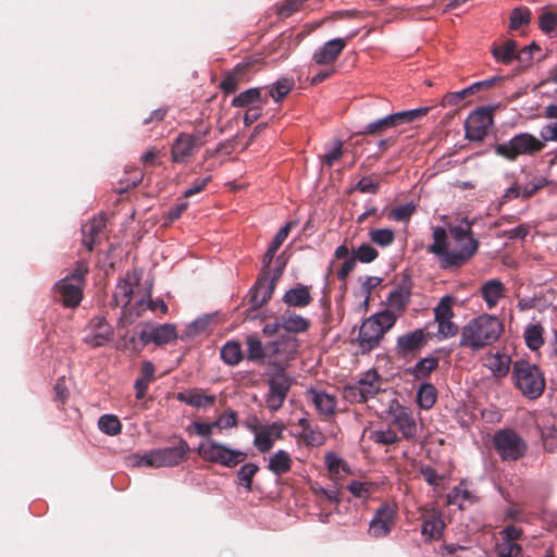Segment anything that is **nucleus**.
Instances as JSON below:
<instances>
[{
  "mask_svg": "<svg viewBox=\"0 0 557 557\" xmlns=\"http://www.w3.org/2000/svg\"><path fill=\"white\" fill-rule=\"evenodd\" d=\"M497 557H520L522 548L519 544L502 540L495 547Z\"/></svg>",
  "mask_w": 557,
  "mask_h": 557,
  "instance_id": "nucleus-56",
  "label": "nucleus"
},
{
  "mask_svg": "<svg viewBox=\"0 0 557 557\" xmlns=\"http://www.w3.org/2000/svg\"><path fill=\"white\" fill-rule=\"evenodd\" d=\"M414 212L416 205L412 202H408L404 206L393 208L388 212L387 218L393 221L404 222L408 221Z\"/></svg>",
  "mask_w": 557,
  "mask_h": 557,
  "instance_id": "nucleus-54",
  "label": "nucleus"
},
{
  "mask_svg": "<svg viewBox=\"0 0 557 557\" xmlns=\"http://www.w3.org/2000/svg\"><path fill=\"white\" fill-rule=\"evenodd\" d=\"M177 338L176 329L172 324H163L153 327V343L164 345Z\"/></svg>",
  "mask_w": 557,
  "mask_h": 557,
  "instance_id": "nucleus-45",
  "label": "nucleus"
},
{
  "mask_svg": "<svg viewBox=\"0 0 557 557\" xmlns=\"http://www.w3.org/2000/svg\"><path fill=\"white\" fill-rule=\"evenodd\" d=\"M355 189L362 194H376L379 191V183L374 182L371 176H363L356 184Z\"/></svg>",
  "mask_w": 557,
  "mask_h": 557,
  "instance_id": "nucleus-64",
  "label": "nucleus"
},
{
  "mask_svg": "<svg viewBox=\"0 0 557 557\" xmlns=\"http://www.w3.org/2000/svg\"><path fill=\"white\" fill-rule=\"evenodd\" d=\"M306 397L321 416L329 418L335 414L337 400L334 395L311 387L306 392Z\"/></svg>",
  "mask_w": 557,
  "mask_h": 557,
  "instance_id": "nucleus-20",
  "label": "nucleus"
},
{
  "mask_svg": "<svg viewBox=\"0 0 557 557\" xmlns=\"http://www.w3.org/2000/svg\"><path fill=\"white\" fill-rule=\"evenodd\" d=\"M176 399L196 408L210 407L215 403L214 395H205L200 389L181 392L176 395Z\"/></svg>",
  "mask_w": 557,
  "mask_h": 557,
  "instance_id": "nucleus-30",
  "label": "nucleus"
},
{
  "mask_svg": "<svg viewBox=\"0 0 557 557\" xmlns=\"http://www.w3.org/2000/svg\"><path fill=\"white\" fill-rule=\"evenodd\" d=\"M282 300L287 307L305 308L313 300L311 296V287L304 284H297L295 287L285 292Z\"/></svg>",
  "mask_w": 557,
  "mask_h": 557,
  "instance_id": "nucleus-25",
  "label": "nucleus"
},
{
  "mask_svg": "<svg viewBox=\"0 0 557 557\" xmlns=\"http://www.w3.org/2000/svg\"><path fill=\"white\" fill-rule=\"evenodd\" d=\"M547 184L546 178L533 176L532 180L524 184L520 185L522 190V198L528 199L536 194L540 189H542Z\"/></svg>",
  "mask_w": 557,
  "mask_h": 557,
  "instance_id": "nucleus-59",
  "label": "nucleus"
},
{
  "mask_svg": "<svg viewBox=\"0 0 557 557\" xmlns=\"http://www.w3.org/2000/svg\"><path fill=\"white\" fill-rule=\"evenodd\" d=\"M350 256L356 258V262L370 263L379 257V251L370 244H362Z\"/></svg>",
  "mask_w": 557,
  "mask_h": 557,
  "instance_id": "nucleus-53",
  "label": "nucleus"
},
{
  "mask_svg": "<svg viewBox=\"0 0 557 557\" xmlns=\"http://www.w3.org/2000/svg\"><path fill=\"white\" fill-rule=\"evenodd\" d=\"M466 223V226H449L451 243L447 242V231L444 227L433 228L434 242L426 251L437 257L443 270L461 268L471 260L479 249V240L473 235L472 223L467 220Z\"/></svg>",
  "mask_w": 557,
  "mask_h": 557,
  "instance_id": "nucleus-1",
  "label": "nucleus"
},
{
  "mask_svg": "<svg viewBox=\"0 0 557 557\" xmlns=\"http://www.w3.org/2000/svg\"><path fill=\"white\" fill-rule=\"evenodd\" d=\"M133 294V285L128 278H122L116 284L113 293L112 302L115 307H122L123 314H126L127 307L131 302Z\"/></svg>",
  "mask_w": 557,
  "mask_h": 557,
  "instance_id": "nucleus-33",
  "label": "nucleus"
},
{
  "mask_svg": "<svg viewBox=\"0 0 557 557\" xmlns=\"http://www.w3.org/2000/svg\"><path fill=\"white\" fill-rule=\"evenodd\" d=\"M370 438L374 443L382 444V445H393V444L399 442V436L392 429L375 430V431L371 432Z\"/></svg>",
  "mask_w": 557,
  "mask_h": 557,
  "instance_id": "nucleus-55",
  "label": "nucleus"
},
{
  "mask_svg": "<svg viewBox=\"0 0 557 557\" xmlns=\"http://www.w3.org/2000/svg\"><path fill=\"white\" fill-rule=\"evenodd\" d=\"M478 500L476 496L472 491L467 487L465 481H461L458 486H455L448 495V502L451 505H458L460 509L465 508V505H472Z\"/></svg>",
  "mask_w": 557,
  "mask_h": 557,
  "instance_id": "nucleus-34",
  "label": "nucleus"
},
{
  "mask_svg": "<svg viewBox=\"0 0 557 557\" xmlns=\"http://www.w3.org/2000/svg\"><path fill=\"white\" fill-rule=\"evenodd\" d=\"M382 388V379L375 371H368L356 384L344 389V397L351 403H366L373 398Z\"/></svg>",
  "mask_w": 557,
  "mask_h": 557,
  "instance_id": "nucleus-11",
  "label": "nucleus"
},
{
  "mask_svg": "<svg viewBox=\"0 0 557 557\" xmlns=\"http://www.w3.org/2000/svg\"><path fill=\"white\" fill-rule=\"evenodd\" d=\"M258 471L259 466L253 462L243 465L236 474L237 484L242 485L247 492H251L252 480Z\"/></svg>",
  "mask_w": 557,
  "mask_h": 557,
  "instance_id": "nucleus-43",
  "label": "nucleus"
},
{
  "mask_svg": "<svg viewBox=\"0 0 557 557\" xmlns=\"http://www.w3.org/2000/svg\"><path fill=\"white\" fill-rule=\"evenodd\" d=\"M531 21V11L528 8H515L510 13V29H519L529 25Z\"/></svg>",
  "mask_w": 557,
  "mask_h": 557,
  "instance_id": "nucleus-52",
  "label": "nucleus"
},
{
  "mask_svg": "<svg viewBox=\"0 0 557 557\" xmlns=\"http://www.w3.org/2000/svg\"><path fill=\"white\" fill-rule=\"evenodd\" d=\"M411 289V277L409 275H404L397 284L396 288H394L387 297L389 306L399 311L405 310L410 300Z\"/></svg>",
  "mask_w": 557,
  "mask_h": 557,
  "instance_id": "nucleus-23",
  "label": "nucleus"
},
{
  "mask_svg": "<svg viewBox=\"0 0 557 557\" xmlns=\"http://www.w3.org/2000/svg\"><path fill=\"white\" fill-rule=\"evenodd\" d=\"M257 61H248L237 64L221 81L219 87L224 94H234L242 83L248 82L255 73L253 66Z\"/></svg>",
  "mask_w": 557,
  "mask_h": 557,
  "instance_id": "nucleus-17",
  "label": "nucleus"
},
{
  "mask_svg": "<svg viewBox=\"0 0 557 557\" xmlns=\"http://www.w3.org/2000/svg\"><path fill=\"white\" fill-rule=\"evenodd\" d=\"M89 272L88 262L86 260H78L75 263L74 269L62 280H67V282H73L75 284H79L81 286H85L86 275Z\"/></svg>",
  "mask_w": 557,
  "mask_h": 557,
  "instance_id": "nucleus-51",
  "label": "nucleus"
},
{
  "mask_svg": "<svg viewBox=\"0 0 557 557\" xmlns=\"http://www.w3.org/2000/svg\"><path fill=\"white\" fill-rule=\"evenodd\" d=\"M392 424L403 434V437L411 441L417 436V423L407 408L398 407L393 411Z\"/></svg>",
  "mask_w": 557,
  "mask_h": 557,
  "instance_id": "nucleus-24",
  "label": "nucleus"
},
{
  "mask_svg": "<svg viewBox=\"0 0 557 557\" xmlns=\"http://www.w3.org/2000/svg\"><path fill=\"white\" fill-rule=\"evenodd\" d=\"M343 153V143L341 140H336L332 149L322 156V161L324 164L331 168L337 160L342 158Z\"/></svg>",
  "mask_w": 557,
  "mask_h": 557,
  "instance_id": "nucleus-61",
  "label": "nucleus"
},
{
  "mask_svg": "<svg viewBox=\"0 0 557 557\" xmlns=\"http://www.w3.org/2000/svg\"><path fill=\"white\" fill-rule=\"evenodd\" d=\"M503 331L504 325L498 318L481 314L470 320L461 329L459 345L478 351L494 344L500 337Z\"/></svg>",
  "mask_w": 557,
  "mask_h": 557,
  "instance_id": "nucleus-2",
  "label": "nucleus"
},
{
  "mask_svg": "<svg viewBox=\"0 0 557 557\" xmlns=\"http://www.w3.org/2000/svg\"><path fill=\"white\" fill-rule=\"evenodd\" d=\"M372 243L380 247H388L395 240V232L391 228H375L369 232Z\"/></svg>",
  "mask_w": 557,
  "mask_h": 557,
  "instance_id": "nucleus-48",
  "label": "nucleus"
},
{
  "mask_svg": "<svg viewBox=\"0 0 557 557\" xmlns=\"http://www.w3.org/2000/svg\"><path fill=\"white\" fill-rule=\"evenodd\" d=\"M428 344V334L422 329L405 333L397 338L396 351L401 357L416 355Z\"/></svg>",
  "mask_w": 557,
  "mask_h": 557,
  "instance_id": "nucleus-19",
  "label": "nucleus"
},
{
  "mask_svg": "<svg viewBox=\"0 0 557 557\" xmlns=\"http://www.w3.org/2000/svg\"><path fill=\"white\" fill-rule=\"evenodd\" d=\"M543 446L547 451H554L557 448V429L547 421L540 425Z\"/></svg>",
  "mask_w": 557,
  "mask_h": 557,
  "instance_id": "nucleus-47",
  "label": "nucleus"
},
{
  "mask_svg": "<svg viewBox=\"0 0 557 557\" xmlns=\"http://www.w3.org/2000/svg\"><path fill=\"white\" fill-rule=\"evenodd\" d=\"M455 297L450 295L442 297L438 304L433 309L434 320L454 318L455 313L453 307L455 305Z\"/></svg>",
  "mask_w": 557,
  "mask_h": 557,
  "instance_id": "nucleus-46",
  "label": "nucleus"
},
{
  "mask_svg": "<svg viewBox=\"0 0 557 557\" xmlns=\"http://www.w3.org/2000/svg\"><path fill=\"white\" fill-rule=\"evenodd\" d=\"M444 529V522L435 511L429 512L422 523V534L430 540L438 539Z\"/></svg>",
  "mask_w": 557,
  "mask_h": 557,
  "instance_id": "nucleus-35",
  "label": "nucleus"
},
{
  "mask_svg": "<svg viewBox=\"0 0 557 557\" xmlns=\"http://www.w3.org/2000/svg\"><path fill=\"white\" fill-rule=\"evenodd\" d=\"M197 454L207 462L216 463L226 468H235L247 458L245 451L230 448L215 440L201 443L197 447Z\"/></svg>",
  "mask_w": 557,
  "mask_h": 557,
  "instance_id": "nucleus-5",
  "label": "nucleus"
},
{
  "mask_svg": "<svg viewBox=\"0 0 557 557\" xmlns=\"http://www.w3.org/2000/svg\"><path fill=\"white\" fill-rule=\"evenodd\" d=\"M281 278V271L269 277V273H262L257 280L253 287L249 292L250 309L257 310L268 302L276 287L278 280Z\"/></svg>",
  "mask_w": 557,
  "mask_h": 557,
  "instance_id": "nucleus-15",
  "label": "nucleus"
},
{
  "mask_svg": "<svg viewBox=\"0 0 557 557\" xmlns=\"http://www.w3.org/2000/svg\"><path fill=\"white\" fill-rule=\"evenodd\" d=\"M106 219L103 216H95L82 227V243L88 251H91L102 230L106 227Z\"/></svg>",
  "mask_w": 557,
  "mask_h": 557,
  "instance_id": "nucleus-27",
  "label": "nucleus"
},
{
  "mask_svg": "<svg viewBox=\"0 0 557 557\" xmlns=\"http://www.w3.org/2000/svg\"><path fill=\"white\" fill-rule=\"evenodd\" d=\"M90 326L97 331L95 335L94 346H102L106 342H109L113 336L112 327L107 323L104 317H95L90 320Z\"/></svg>",
  "mask_w": 557,
  "mask_h": 557,
  "instance_id": "nucleus-36",
  "label": "nucleus"
},
{
  "mask_svg": "<svg viewBox=\"0 0 557 557\" xmlns=\"http://www.w3.org/2000/svg\"><path fill=\"white\" fill-rule=\"evenodd\" d=\"M294 379L283 368L271 374L268 380L269 392L265 395L267 407L270 411L280 410L293 386Z\"/></svg>",
  "mask_w": 557,
  "mask_h": 557,
  "instance_id": "nucleus-9",
  "label": "nucleus"
},
{
  "mask_svg": "<svg viewBox=\"0 0 557 557\" xmlns=\"http://www.w3.org/2000/svg\"><path fill=\"white\" fill-rule=\"evenodd\" d=\"M480 293L487 308L492 309L505 296V286L499 280H490L482 285Z\"/></svg>",
  "mask_w": 557,
  "mask_h": 557,
  "instance_id": "nucleus-28",
  "label": "nucleus"
},
{
  "mask_svg": "<svg viewBox=\"0 0 557 557\" xmlns=\"http://www.w3.org/2000/svg\"><path fill=\"white\" fill-rule=\"evenodd\" d=\"M247 359L255 363H264L265 358H269V346L264 348L262 342L256 334L246 336Z\"/></svg>",
  "mask_w": 557,
  "mask_h": 557,
  "instance_id": "nucleus-31",
  "label": "nucleus"
},
{
  "mask_svg": "<svg viewBox=\"0 0 557 557\" xmlns=\"http://www.w3.org/2000/svg\"><path fill=\"white\" fill-rule=\"evenodd\" d=\"M190 447L188 443L180 438L177 444L171 447L154 449L143 457V462L152 468L175 467L188 458Z\"/></svg>",
  "mask_w": 557,
  "mask_h": 557,
  "instance_id": "nucleus-7",
  "label": "nucleus"
},
{
  "mask_svg": "<svg viewBox=\"0 0 557 557\" xmlns=\"http://www.w3.org/2000/svg\"><path fill=\"white\" fill-rule=\"evenodd\" d=\"M149 343H153V329L150 331L143 330L138 335H133L129 338V344L133 345V349L137 352L141 351Z\"/></svg>",
  "mask_w": 557,
  "mask_h": 557,
  "instance_id": "nucleus-58",
  "label": "nucleus"
},
{
  "mask_svg": "<svg viewBox=\"0 0 557 557\" xmlns=\"http://www.w3.org/2000/svg\"><path fill=\"white\" fill-rule=\"evenodd\" d=\"M397 518L396 507L387 503L382 504L374 512L369 524V534L380 539L387 536Z\"/></svg>",
  "mask_w": 557,
  "mask_h": 557,
  "instance_id": "nucleus-14",
  "label": "nucleus"
},
{
  "mask_svg": "<svg viewBox=\"0 0 557 557\" xmlns=\"http://www.w3.org/2000/svg\"><path fill=\"white\" fill-rule=\"evenodd\" d=\"M221 359L231 367H235L244 359L242 346L238 342L230 341L221 349Z\"/></svg>",
  "mask_w": 557,
  "mask_h": 557,
  "instance_id": "nucleus-37",
  "label": "nucleus"
},
{
  "mask_svg": "<svg viewBox=\"0 0 557 557\" xmlns=\"http://www.w3.org/2000/svg\"><path fill=\"white\" fill-rule=\"evenodd\" d=\"M299 341L292 335H283L269 345V362L285 369V366L298 354Z\"/></svg>",
  "mask_w": 557,
  "mask_h": 557,
  "instance_id": "nucleus-12",
  "label": "nucleus"
},
{
  "mask_svg": "<svg viewBox=\"0 0 557 557\" xmlns=\"http://www.w3.org/2000/svg\"><path fill=\"white\" fill-rule=\"evenodd\" d=\"M98 428L108 435H116L121 432L122 424L116 416L103 414L98 420Z\"/></svg>",
  "mask_w": 557,
  "mask_h": 557,
  "instance_id": "nucleus-49",
  "label": "nucleus"
},
{
  "mask_svg": "<svg viewBox=\"0 0 557 557\" xmlns=\"http://www.w3.org/2000/svg\"><path fill=\"white\" fill-rule=\"evenodd\" d=\"M83 286L67 280H59L53 285L54 299L65 308H76L83 299Z\"/></svg>",
  "mask_w": 557,
  "mask_h": 557,
  "instance_id": "nucleus-18",
  "label": "nucleus"
},
{
  "mask_svg": "<svg viewBox=\"0 0 557 557\" xmlns=\"http://www.w3.org/2000/svg\"><path fill=\"white\" fill-rule=\"evenodd\" d=\"M437 399V391L431 383H423L418 389L417 401L423 409H430L434 406Z\"/></svg>",
  "mask_w": 557,
  "mask_h": 557,
  "instance_id": "nucleus-42",
  "label": "nucleus"
},
{
  "mask_svg": "<svg viewBox=\"0 0 557 557\" xmlns=\"http://www.w3.org/2000/svg\"><path fill=\"white\" fill-rule=\"evenodd\" d=\"M212 425L219 429H228L237 425V413L234 410H227L221 414Z\"/></svg>",
  "mask_w": 557,
  "mask_h": 557,
  "instance_id": "nucleus-62",
  "label": "nucleus"
},
{
  "mask_svg": "<svg viewBox=\"0 0 557 557\" xmlns=\"http://www.w3.org/2000/svg\"><path fill=\"white\" fill-rule=\"evenodd\" d=\"M292 465L293 460L290 455L287 451L280 449L270 457L268 469L276 476H282L290 471Z\"/></svg>",
  "mask_w": 557,
  "mask_h": 557,
  "instance_id": "nucleus-32",
  "label": "nucleus"
},
{
  "mask_svg": "<svg viewBox=\"0 0 557 557\" xmlns=\"http://www.w3.org/2000/svg\"><path fill=\"white\" fill-rule=\"evenodd\" d=\"M544 329L540 323L529 324L524 330L525 345L531 350H537L544 344Z\"/></svg>",
  "mask_w": 557,
  "mask_h": 557,
  "instance_id": "nucleus-39",
  "label": "nucleus"
},
{
  "mask_svg": "<svg viewBox=\"0 0 557 557\" xmlns=\"http://www.w3.org/2000/svg\"><path fill=\"white\" fill-rule=\"evenodd\" d=\"M511 359L508 355L496 354L487 359L486 367L497 377H504L510 370Z\"/></svg>",
  "mask_w": 557,
  "mask_h": 557,
  "instance_id": "nucleus-40",
  "label": "nucleus"
},
{
  "mask_svg": "<svg viewBox=\"0 0 557 557\" xmlns=\"http://www.w3.org/2000/svg\"><path fill=\"white\" fill-rule=\"evenodd\" d=\"M438 367V358L425 357L409 371L417 380L426 379Z\"/></svg>",
  "mask_w": 557,
  "mask_h": 557,
  "instance_id": "nucleus-41",
  "label": "nucleus"
},
{
  "mask_svg": "<svg viewBox=\"0 0 557 557\" xmlns=\"http://www.w3.org/2000/svg\"><path fill=\"white\" fill-rule=\"evenodd\" d=\"M396 323V315L386 310L366 319L359 330L357 344L360 354H368L376 348L385 333Z\"/></svg>",
  "mask_w": 557,
  "mask_h": 557,
  "instance_id": "nucleus-3",
  "label": "nucleus"
},
{
  "mask_svg": "<svg viewBox=\"0 0 557 557\" xmlns=\"http://www.w3.org/2000/svg\"><path fill=\"white\" fill-rule=\"evenodd\" d=\"M295 82L290 77L278 78L270 89V96L275 102H280L293 88Z\"/></svg>",
  "mask_w": 557,
  "mask_h": 557,
  "instance_id": "nucleus-44",
  "label": "nucleus"
},
{
  "mask_svg": "<svg viewBox=\"0 0 557 557\" xmlns=\"http://www.w3.org/2000/svg\"><path fill=\"white\" fill-rule=\"evenodd\" d=\"M512 380L515 386L529 399L539 398L545 389L543 372L537 366L523 359L513 362Z\"/></svg>",
  "mask_w": 557,
  "mask_h": 557,
  "instance_id": "nucleus-4",
  "label": "nucleus"
},
{
  "mask_svg": "<svg viewBox=\"0 0 557 557\" xmlns=\"http://www.w3.org/2000/svg\"><path fill=\"white\" fill-rule=\"evenodd\" d=\"M493 124V110L482 107L471 112L465 121L466 138L471 141H482Z\"/></svg>",
  "mask_w": 557,
  "mask_h": 557,
  "instance_id": "nucleus-13",
  "label": "nucleus"
},
{
  "mask_svg": "<svg viewBox=\"0 0 557 557\" xmlns=\"http://www.w3.org/2000/svg\"><path fill=\"white\" fill-rule=\"evenodd\" d=\"M493 447L503 461H516L528 449L525 441L512 429H502L493 436Z\"/></svg>",
  "mask_w": 557,
  "mask_h": 557,
  "instance_id": "nucleus-6",
  "label": "nucleus"
},
{
  "mask_svg": "<svg viewBox=\"0 0 557 557\" xmlns=\"http://www.w3.org/2000/svg\"><path fill=\"white\" fill-rule=\"evenodd\" d=\"M544 144L535 136L529 133H520L513 136L509 141L496 146L495 151L498 156L513 161L520 154H534L544 148Z\"/></svg>",
  "mask_w": 557,
  "mask_h": 557,
  "instance_id": "nucleus-8",
  "label": "nucleus"
},
{
  "mask_svg": "<svg viewBox=\"0 0 557 557\" xmlns=\"http://www.w3.org/2000/svg\"><path fill=\"white\" fill-rule=\"evenodd\" d=\"M196 139L187 133H180L171 147V159L174 163H187L196 150Z\"/></svg>",
  "mask_w": 557,
  "mask_h": 557,
  "instance_id": "nucleus-21",
  "label": "nucleus"
},
{
  "mask_svg": "<svg viewBox=\"0 0 557 557\" xmlns=\"http://www.w3.org/2000/svg\"><path fill=\"white\" fill-rule=\"evenodd\" d=\"M429 112V108H419L413 110L400 111L386 115L374 122L369 123L360 135H381L386 129L393 128L403 124L411 123Z\"/></svg>",
  "mask_w": 557,
  "mask_h": 557,
  "instance_id": "nucleus-10",
  "label": "nucleus"
},
{
  "mask_svg": "<svg viewBox=\"0 0 557 557\" xmlns=\"http://www.w3.org/2000/svg\"><path fill=\"white\" fill-rule=\"evenodd\" d=\"M307 0H285L278 8L277 15L282 18L292 16L295 12L299 11Z\"/></svg>",
  "mask_w": 557,
  "mask_h": 557,
  "instance_id": "nucleus-60",
  "label": "nucleus"
},
{
  "mask_svg": "<svg viewBox=\"0 0 557 557\" xmlns=\"http://www.w3.org/2000/svg\"><path fill=\"white\" fill-rule=\"evenodd\" d=\"M434 321L437 323L436 337L438 339L451 338L455 335H457L458 332H459V327L453 321V318L437 319V320H434Z\"/></svg>",
  "mask_w": 557,
  "mask_h": 557,
  "instance_id": "nucleus-50",
  "label": "nucleus"
},
{
  "mask_svg": "<svg viewBox=\"0 0 557 557\" xmlns=\"http://www.w3.org/2000/svg\"><path fill=\"white\" fill-rule=\"evenodd\" d=\"M372 484L368 482H351L347 488L355 496L359 498H367L371 494Z\"/></svg>",
  "mask_w": 557,
  "mask_h": 557,
  "instance_id": "nucleus-63",
  "label": "nucleus"
},
{
  "mask_svg": "<svg viewBox=\"0 0 557 557\" xmlns=\"http://www.w3.org/2000/svg\"><path fill=\"white\" fill-rule=\"evenodd\" d=\"M311 325L310 320L300 314L286 310L281 314V326L283 330L290 334L305 333Z\"/></svg>",
  "mask_w": 557,
  "mask_h": 557,
  "instance_id": "nucleus-26",
  "label": "nucleus"
},
{
  "mask_svg": "<svg viewBox=\"0 0 557 557\" xmlns=\"http://www.w3.org/2000/svg\"><path fill=\"white\" fill-rule=\"evenodd\" d=\"M517 42L512 39L505 40L502 45L494 44L491 48V52L494 59L505 65L510 64L515 59H517Z\"/></svg>",
  "mask_w": 557,
  "mask_h": 557,
  "instance_id": "nucleus-29",
  "label": "nucleus"
},
{
  "mask_svg": "<svg viewBox=\"0 0 557 557\" xmlns=\"http://www.w3.org/2000/svg\"><path fill=\"white\" fill-rule=\"evenodd\" d=\"M539 26L545 34H557V13L543 12L539 18Z\"/></svg>",
  "mask_w": 557,
  "mask_h": 557,
  "instance_id": "nucleus-57",
  "label": "nucleus"
},
{
  "mask_svg": "<svg viewBox=\"0 0 557 557\" xmlns=\"http://www.w3.org/2000/svg\"><path fill=\"white\" fill-rule=\"evenodd\" d=\"M346 47V40L335 38L326 41L312 55L313 61L319 65L333 64Z\"/></svg>",
  "mask_w": 557,
  "mask_h": 557,
  "instance_id": "nucleus-22",
  "label": "nucleus"
},
{
  "mask_svg": "<svg viewBox=\"0 0 557 557\" xmlns=\"http://www.w3.org/2000/svg\"><path fill=\"white\" fill-rule=\"evenodd\" d=\"M285 429L286 425L281 420L274 421L271 424L256 426L252 429L255 447L262 454L269 453L273 448L274 441L283 438Z\"/></svg>",
  "mask_w": 557,
  "mask_h": 557,
  "instance_id": "nucleus-16",
  "label": "nucleus"
},
{
  "mask_svg": "<svg viewBox=\"0 0 557 557\" xmlns=\"http://www.w3.org/2000/svg\"><path fill=\"white\" fill-rule=\"evenodd\" d=\"M262 101L267 103V98H261V88H249L239 95L235 96L232 100V106L235 108H249L251 104Z\"/></svg>",
  "mask_w": 557,
  "mask_h": 557,
  "instance_id": "nucleus-38",
  "label": "nucleus"
}]
</instances>
